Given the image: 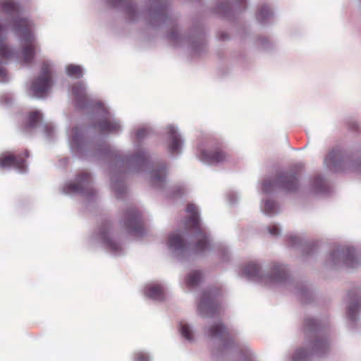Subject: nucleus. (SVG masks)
<instances>
[{"label": "nucleus", "mask_w": 361, "mask_h": 361, "mask_svg": "<svg viewBox=\"0 0 361 361\" xmlns=\"http://www.w3.org/2000/svg\"><path fill=\"white\" fill-rule=\"evenodd\" d=\"M298 238H297V237H295V236H292V235H291V236H290V237H289V241H290V243L291 244H293V245L296 244V243H297V242H298Z\"/></svg>", "instance_id": "obj_37"}, {"label": "nucleus", "mask_w": 361, "mask_h": 361, "mask_svg": "<svg viewBox=\"0 0 361 361\" xmlns=\"http://www.w3.org/2000/svg\"><path fill=\"white\" fill-rule=\"evenodd\" d=\"M336 255H337V254H336V252H334V253L332 254V257H333V258H335V257H336Z\"/></svg>", "instance_id": "obj_39"}, {"label": "nucleus", "mask_w": 361, "mask_h": 361, "mask_svg": "<svg viewBox=\"0 0 361 361\" xmlns=\"http://www.w3.org/2000/svg\"><path fill=\"white\" fill-rule=\"evenodd\" d=\"M169 37H170V38H171V39H175V38H176L175 34H174L173 32H172V33L170 35V36H169Z\"/></svg>", "instance_id": "obj_38"}, {"label": "nucleus", "mask_w": 361, "mask_h": 361, "mask_svg": "<svg viewBox=\"0 0 361 361\" xmlns=\"http://www.w3.org/2000/svg\"><path fill=\"white\" fill-rule=\"evenodd\" d=\"M271 16V12L268 6H263L259 10L257 13V18L262 23H264Z\"/></svg>", "instance_id": "obj_27"}, {"label": "nucleus", "mask_w": 361, "mask_h": 361, "mask_svg": "<svg viewBox=\"0 0 361 361\" xmlns=\"http://www.w3.org/2000/svg\"><path fill=\"white\" fill-rule=\"evenodd\" d=\"M342 254L344 256V264L347 267H357V262L355 259V252L353 248L347 247L345 250H342Z\"/></svg>", "instance_id": "obj_19"}, {"label": "nucleus", "mask_w": 361, "mask_h": 361, "mask_svg": "<svg viewBox=\"0 0 361 361\" xmlns=\"http://www.w3.org/2000/svg\"><path fill=\"white\" fill-rule=\"evenodd\" d=\"M102 238L106 246L113 251H117L120 250V245L112 240L108 234L105 231L101 233Z\"/></svg>", "instance_id": "obj_24"}, {"label": "nucleus", "mask_w": 361, "mask_h": 361, "mask_svg": "<svg viewBox=\"0 0 361 361\" xmlns=\"http://www.w3.org/2000/svg\"><path fill=\"white\" fill-rule=\"evenodd\" d=\"M145 295L155 300H162L164 298L163 288L159 285H151L145 288Z\"/></svg>", "instance_id": "obj_13"}, {"label": "nucleus", "mask_w": 361, "mask_h": 361, "mask_svg": "<svg viewBox=\"0 0 361 361\" xmlns=\"http://www.w3.org/2000/svg\"><path fill=\"white\" fill-rule=\"evenodd\" d=\"M305 324L308 328L312 329L315 325V321L313 319H307L305 321Z\"/></svg>", "instance_id": "obj_35"}, {"label": "nucleus", "mask_w": 361, "mask_h": 361, "mask_svg": "<svg viewBox=\"0 0 361 361\" xmlns=\"http://www.w3.org/2000/svg\"><path fill=\"white\" fill-rule=\"evenodd\" d=\"M101 133H116L120 130V125L109 118L101 120L96 126Z\"/></svg>", "instance_id": "obj_12"}, {"label": "nucleus", "mask_w": 361, "mask_h": 361, "mask_svg": "<svg viewBox=\"0 0 361 361\" xmlns=\"http://www.w3.org/2000/svg\"><path fill=\"white\" fill-rule=\"evenodd\" d=\"M226 154L220 148L204 151L202 153L201 159L208 164L221 163L226 160Z\"/></svg>", "instance_id": "obj_11"}, {"label": "nucleus", "mask_w": 361, "mask_h": 361, "mask_svg": "<svg viewBox=\"0 0 361 361\" xmlns=\"http://www.w3.org/2000/svg\"><path fill=\"white\" fill-rule=\"evenodd\" d=\"M123 225L130 233L135 235H140L144 233L141 214L136 208L133 207L126 212Z\"/></svg>", "instance_id": "obj_7"}, {"label": "nucleus", "mask_w": 361, "mask_h": 361, "mask_svg": "<svg viewBox=\"0 0 361 361\" xmlns=\"http://www.w3.org/2000/svg\"><path fill=\"white\" fill-rule=\"evenodd\" d=\"M276 207V203L273 201L267 200L264 202V209L268 214L274 212Z\"/></svg>", "instance_id": "obj_32"}, {"label": "nucleus", "mask_w": 361, "mask_h": 361, "mask_svg": "<svg viewBox=\"0 0 361 361\" xmlns=\"http://www.w3.org/2000/svg\"><path fill=\"white\" fill-rule=\"evenodd\" d=\"M360 305L358 302L352 303L350 305L348 311V316L350 320L356 319V314L360 310Z\"/></svg>", "instance_id": "obj_29"}, {"label": "nucleus", "mask_w": 361, "mask_h": 361, "mask_svg": "<svg viewBox=\"0 0 361 361\" xmlns=\"http://www.w3.org/2000/svg\"><path fill=\"white\" fill-rule=\"evenodd\" d=\"M29 157L27 150L19 154L12 153L4 154L0 156V167L2 169L14 167L20 171H24L26 167L25 159Z\"/></svg>", "instance_id": "obj_9"}, {"label": "nucleus", "mask_w": 361, "mask_h": 361, "mask_svg": "<svg viewBox=\"0 0 361 361\" xmlns=\"http://www.w3.org/2000/svg\"><path fill=\"white\" fill-rule=\"evenodd\" d=\"M243 274L250 279L261 281L264 285L281 283L287 277L285 267L279 264L273 265L271 275L262 277L259 265L255 262H250L244 267Z\"/></svg>", "instance_id": "obj_2"}, {"label": "nucleus", "mask_w": 361, "mask_h": 361, "mask_svg": "<svg viewBox=\"0 0 361 361\" xmlns=\"http://www.w3.org/2000/svg\"><path fill=\"white\" fill-rule=\"evenodd\" d=\"M340 155L338 152L332 150L329 153L325 159V163L326 164H333L334 166H336V161L338 160Z\"/></svg>", "instance_id": "obj_28"}, {"label": "nucleus", "mask_w": 361, "mask_h": 361, "mask_svg": "<svg viewBox=\"0 0 361 361\" xmlns=\"http://www.w3.org/2000/svg\"><path fill=\"white\" fill-rule=\"evenodd\" d=\"M186 212L189 216L185 219V225L189 228H193L197 231V241L195 249L197 252L204 251L208 247V237L204 229L202 228L200 222V217L196 206L193 204H188L186 207Z\"/></svg>", "instance_id": "obj_3"}, {"label": "nucleus", "mask_w": 361, "mask_h": 361, "mask_svg": "<svg viewBox=\"0 0 361 361\" xmlns=\"http://www.w3.org/2000/svg\"><path fill=\"white\" fill-rule=\"evenodd\" d=\"M134 358L136 361H148L151 357L147 353L138 351L135 353Z\"/></svg>", "instance_id": "obj_31"}, {"label": "nucleus", "mask_w": 361, "mask_h": 361, "mask_svg": "<svg viewBox=\"0 0 361 361\" xmlns=\"http://www.w3.org/2000/svg\"><path fill=\"white\" fill-rule=\"evenodd\" d=\"M166 176L165 167L154 170L152 174V181L153 185L155 186H161L165 182Z\"/></svg>", "instance_id": "obj_20"}, {"label": "nucleus", "mask_w": 361, "mask_h": 361, "mask_svg": "<svg viewBox=\"0 0 361 361\" xmlns=\"http://www.w3.org/2000/svg\"><path fill=\"white\" fill-rule=\"evenodd\" d=\"M42 118V114L39 111H32L29 113L27 126L28 128H35Z\"/></svg>", "instance_id": "obj_21"}, {"label": "nucleus", "mask_w": 361, "mask_h": 361, "mask_svg": "<svg viewBox=\"0 0 361 361\" xmlns=\"http://www.w3.org/2000/svg\"><path fill=\"white\" fill-rule=\"evenodd\" d=\"M202 279V274L198 271H194L189 274L186 279V284L188 287L197 286Z\"/></svg>", "instance_id": "obj_23"}, {"label": "nucleus", "mask_w": 361, "mask_h": 361, "mask_svg": "<svg viewBox=\"0 0 361 361\" xmlns=\"http://www.w3.org/2000/svg\"><path fill=\"white\" fill-rule=\"evenodd\" d=\"M0 11L6 14L12 15L19 13L20 6L11 0H3L0 2Z\"/></svg>", "instance_id": "obj_15"}, {"label": "nucleus", "mask_w": 361, "mask_h": 361, "mask_svg": "<svg viewBox=\"0 0 361 361\" xmlns=\"http://www.w3.org/2000/svg\"><path fill=\"white\" fill-rule=\"evenodd\" d=\"M32 22L27 18L18 16L11 20V30L21 41V60L26 64L32 61L37 47Z\"/></svg>", "instance_id": "obj_1"}, {"label": "nucleus", "mask_w": 361, "mask_h": 361, "mask_svg": "<svg viewBox=\"0 0 361 361\" xmlns=\"http://www.w3.org/2000/svg\"><path fill=\"white\" fill-rule=\"evenodd\" d=\"M227 329L221 323H216L208 328L207 334L210 338H221L226 334Z\"/></svg>", "instance_id": "obj_16"}, {"label": "nucleus", "mask_w": 361, "mask_h": 361, "mask_svg": "<svg viewBox=\"0 0 361 361\" xmlns=\"http://www.w3.org/2000/svg\"><path fill=\"white\" fill-rule=\"evenodd\" d=\"M221 290L217 288H212L204 291L198 304V311L202 317H213L220 313L221 305L218 298Z\"/></svg>", "instance_id": "obj_4"}, {"label": "nucleus", "mask_w": 361, "mask_h": 361, "mask_svg": "<svg viewBox=\"0 0 361 361\" xmlns=\"http://www.w3.org/2000/svg\"><path fill=\"white\" fill-rule=\"evenodd\" d=\"M4 28L0 24V56L3 59H9L12 56L11 50L8 47V46L4 43V40L6 39H1V35L3 32Z\"/></svg>", "instance_id": "obj_22"}, {"label": "nucleus", "mask_w": 361, "mask_h": 361, "mask_svg": "<svg viewBox=\"0 0 361 361\" xmlns=\"http://www.w3.org/2000/svg\"><path fill=\"white\" fill-rule=\"evenodd\" d=\"M255 358L254 353L248 350L246 360L245 361H252Z\"/></svg>", "instance_id": "obj_36"}, {"label": "nucleus", "mask_w": 361, "mask_h": 361, "mask_svg": "<svg viewBox=\"0 0 361 361\" xmlns=\"http://www.w3.org/2000/svg\"><path fill=\"white\" fill-rule=\"evenodd\" d=\"M169 134L171 139L169 152L173 154L178 152V149L180 147L181 142L178 134L173 127L169 128Z\"/></svg>", "instance_id": "obj_17"}, {"label": "nucleus", "mask_w": 361, "mask_h": 361, "mask_svg": "<svg viewBox=\"0 0 361 361\" xmlns=\"http://www.w3.org/2000/svg\"><path fill=\"white\" fill-rule=\"evenodd\" d=\"M298 168H299L300 169H302L303 166H302V164H299Z\"/></svg>", "instance_id": "obj_40"}, {"label": "nucleus", "mask_w": 361, "mask_h": 361, "mask_svg": "<svg viewBox=\"0 0 361 361\" xmlns=\"http://www.w3.org/2000/svg\"><path fill=\"white\" fill-rule=\"evenodd\" d=\"M91 181L90 174L87 172H82L78 176L77 182L68 185V189L73 192L88 193Z\"/></svg>", "instance_id": "obj_10"}, {"label": "nucleus", "mask_w": 361, "mask_h": 361, "mask_svg": "<svg viewBox=\"0 0 361 361\" xmlns=\"http://www.w3.org/2000/svg\"><path fill=\"white\" fill-rule=\"evenodd\" d=\"M1 72L4 74V71L1 70Z\"/></svg>", "instance_id": "obj_41"}, {"label": "nucleus", "mask_w": 361, "mask_h": 361, "mask_svg": "<svg viewBox=\"0 0 361 361\" xmlns=\"http://www.w3.org/2000/svg\"><path fill=\"white\" fill-rule=\"evenodd\" d=\"M298 187V178L296 173L287 172L277 177L274 180H264L262 184V190L269 193L275 190L285 192H295Z\"/></svg>", "instance_id": "obj_5"}, {"label": "nucleus", "mask_w": 361, "mask_h": 361, "mask_svg": "<svg viewBox=\"0 0 361 361\" xmlns=\"http://www.w3.org/2000/svg\"><path fill=\"white\" fill-rule=\"evenodd\" d=\"M51 66L48 61H43L40 73L32 82L31 90L37 97H44L53 85Z\"/></svg>", "instance_id": "obj_6"}, {"label": "nucleus", "mask_w": 361, "mask_h": 361, "mask_svg": "<svg viewBox=\"0 0 361 361\" xmlns=\"http://www.w3.org/2000/svg\"><path fill=\"white\" fill-rule=\"evenodd\" d=\"M269 233L272 235H278L280 233V229L276 225H271L268 227Z\"/></svg>", "instance_id": "obj_34"}, {"label": "nucleus", "mask_w": 361, "mask_h": 361, "mask_svg": "<svg viewBox=\"0 0 361 361\" xmlns=\"http://www.w3.org/2000/svg\"><path fill=\"white\" fill-rule=\"evenodd\" d=\"M147 159V156L144 152H140L130 158V161L136 164H142Z\"/></svg>", "instance_id": "obj_30"}, {"label": "nucleus", "mask_w": 361, "mask_h": 361, "mask_svg": "<svg viewBox=\"0 0 361 361\" xmlns=\"http://www.w3.org/2000/svg\"><path fill=\"white\" fill-rule=\"evenodd\" d=\"M149 133V130L146 128H142L137 130L136 136L137 139L140 140L146 137Z\"/></svg>", "instance_id": "obj_33"}, {"label": "nucleus", "mask_w": 361, "mask_h": 361, "mask_svg": "<svg viewBox=\"0 0 361 361\" xmlns=\"http://www.w3.org/2000/svg\"><path fill=\"white\" fill-rule=\"evenodd\" d=\"M66 73L68 75L80 78L82 75V68L79 66L69 65L66 67Z\"/></svg>", "instance_id": "obj_26"}, {"label": "nucleus", "mask_w": 361, "mask_h": 361, "mask_svg": "<svg viewBox=\"0 0 361 361\" xmlns=\"http://www.w3.org/2000/svg\"><path fill=\"white\" fill-rule=\"evenodd\" d=\"M168 245L170 248L177 251H183L185 247L184 240L178 234H171L169 237Z\"/></svg>", "instance_id": "obj_18"}, {"label": "nucleus", "mask_w": 361, "mask_h": 361, "mask_svg": "<svg viewBox=\"0 0 361 361\" xmlns=\"http://www.w3.org/2000/svg\"><path fill=\"white\" fill-rule=\"evenodd\" d=\"M329 348V342L326 338H317L310 345L303 348H300L296 350L293 361H300L299 360L307 358L312 354L324 353Z\"/></svg>", "instance_id": "obj_8"}, {"label": "nucleus", "mask_w": 361, "mask_h": 361, "mask_svg": "<svg viewBox=\"0 0 361 361\" xmlns=\"http://www.w3.org/2000/svg\"><path fill=\"white\" fill-rule=\"evenodd\" d=\"M72 92L78 106H82L86 101L87 95L83 84L77 83L72 87Z\"/></svg>", "instance_id": "obj_14"}, {"label": "nucleus", "mask_w": 361, "mask_h": 361, "mask_svg": "<svg viewBox=\"0 0 361 361\" xmlns=\"http://www.w3.org/2000/svg\"><path fill=\"white\" fill-rule=\"evenodd\" d=\"M180 331L181 335L188 341H192L193 339V333L192 331L190 329V326L184 323L180 322Z\"/></svg>", "instance_id": "obj_25"}]
</instances>
